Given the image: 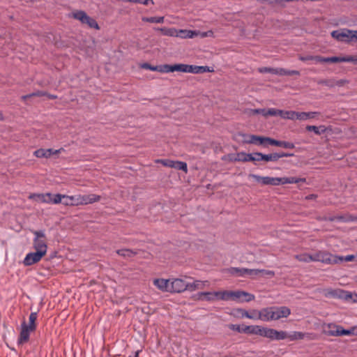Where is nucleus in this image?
Wrapping results in <instances>:
<instances>
[{
  "instance_id": "obj_1",
  "label": "nucleus",
  "mask_w": 357,
  "mask_h": 357,
  "mask_svg": "<svg viewBox=\"0 0 357 357\" xmlns=\"http://www.w3.org/2000/svg\"><path fill=\"white\" fill-rule=\"evenodd\" d=\"M60 203L66 206H77L98 202L100 197L94 194L66 195L60 194Z\"/></svg>"
},
{
  "instance_id": "obj_2",
  "label": "nucleus",
  "mask_w": 357,
  "mask_h": 357,
  "mask_svg": "<svg viewBox=\"0 0 357 357\" xmlns=\"http://www.w3.org/2000/svg\"><path fill=\"white\" fill-rule=\"evenodd\" d=\"M300 261H321L326 264H333L337 261V257L327 252L319 251L312 255L303 253L295 256Z\"/></svg>"
},
{
  "instance_id": "obj_3",
  "label": "nucleus",
  "mask_w": 357,
  "mask_h": 357,
  "mask_svg": "<svg viewBox=\"0 0 357 357\" xmlns=\"http://www.w3.org/2000/svg\"><path fill=\"white\" fill-rule=\"evenodd\" d=\"M174 71L199 74L206 72H213V68L208 66H199L194 65L178 63L172 65V72Z\"/></svg>"
},
{
  "instance_id": "obj_4",
  "label": "nucleus",
  "mask_w": 357,
  "mask_h": 357,
  "mask_svg": "<svg viewBox=\"0 0 357 357\" xmlns=\"http://www.w3.org/2000/svg\"><path fill=\"white\" fill-rule=\"evenodd\" d=\"M229 272L232 275L238 276H244L245 275H249L251 278H255L259 274L266 275L270 277L274 275V272L268 270H259V269H248V268H231L229 270Z\"/></svg>"
},
{
  "instance_id": "obj_5",
  "label": "nucleus",
  "mask_w": 357,
  "mask_h": 357,
  "mask_svg": "<svg viewBox=\"0 0 357 357\" xmlns=\"http://www.w3.org/2000/svg\"><path fill=\"white\" fill-rule=\"evenodd\" d=\"M301 181H305L304 178H298L296 177H270L264 176L262 185H279L284 184L298 183Z\"/></svg>"
},
{
  "instance_id": "obj_6",
  "label": "nucleus",
  "mask_w": 357,
  "mask_h": 357,
  "mask_svg": "<svg viewBox=\"0 0 357 357\" xmlns=\"http://www.w3.org/2000/svg\"><path fill=\"white\" fill-rule=\"evenodd\" d=\"M60 194L52 195L47 193H31L29 195V199L38 203L43 204H60Z\"/></svg>"
},
{
  "instance_id": "obj_7",
  "label": "nucleus",
  "mask_w": 357,
  "mask_h": 357,
  "mask_svg": "<svg viewBox=\"0 0 357 357\" xmlns=\"http://www.w3.org/2000/svg\"><path fill=\"white\" fill-rule=\"evenodd\" d=\"M331 36L339 41H357V31H352L347 29L337 30L333 31L331 33Z\"/></svg>"
},
{
  "instance_id": "obj_8",
  "label": "nucleus",
  "mask_w": 357,
  "mask_h": 357,
  "mask_svg": "<svg viewBox=\"0 0 357 357\" xmlns=\"http://www.w3.org/2000/svg\"><path fill=\"white\" fill-rule=\"evenodd\" d=\"M324 332L330 335L342 336L354 334V328L345 330L342 326L335 324H328L324 326Z\"/></svg>"
},
{
  "instance_id": "obj_9",
  "label": "nucleus",
  "mask_w": 357,
  "mask_h": 357,
  "mask_svg": "<svg viewBox=\"0 0 357 357\" xmlns=\"http://www.w3.org/2000/svg\"><path fill=\"white\" fill-rule=\"evenodd\" d=\"M255 295L244 291H230L229 301L236 303L250 302L255 300Z\"/></svg>"
},
{
  "instance_id": "obj_10",
  "label": "nucleus",
  "mask_w": 357,
  "mask_h": 357,
  "mask_svg": "<svg viewBox=\"0 0 357 357\" xmlns=\"http://www.w3.org/2000/svg\"><path fill=\"white\" fill-rule=\"evenodd\" d=\"M35 238L33 240V247L36 251L46 255L47 246L45 240V234L41 231H33Z\"/></svg>"
},
{
  "instance_id": "obj_11",
  "label": "nucleus",
  "mask_w": 357,
  "mask_h": 357,
  "mask_svg": "<svg viewBox=\"0 0 357 357\" xmlns=\"http://www.w3.org/2000/svg\"><path fill=\"white\" fill-rule=\"evenodd\" d=\"M74 18L79 20L82 24L88 25L90 28L99 29V26L96 21L88 16L84 11H76L73 13Z\"/></svg>"
},
{
  "instance_id": "obj_12",
  "label": "nucleus",
  "mask_w": 357,
  "mask_h": 357,
  "mask_svg": "<svg viewBox=\"0 0 357 357\" xmlns=\"http://www.w3.org/2000/svg\"><path fill=\"white\" fill-rule=\"evenodd\" d=\"M289 120H299V121H306L308 119H314L319 114L317 112H295L289 110Z\"/></svg>"
},
{
  "instance_id": "obj_13",
  "label": "nucleus",
  "mask_w": 357,
  "mask_h": 357,
  "mask_svg": "<svg viewBox=\"0 0 357 357\" xmlns=\"http://www.w3.org/2000/svg\"><path fill=\"white\" fill-rule=\"evenodd\" d=\"M188 290V281L183 278L170 280V292L181 293Z\"/></svg>"
},
{
  "instance_id": "obj_14",
  "label": "nucleus",
  "mask_w": 357,
  "mask_h": 357,
  "mask_svg": "<svg viewBox=\"0 0 357 357\" xmlns=\"http://www.w3.org/2000/svg\"><path fill=\"white\" fill-rule=\"evenodd\" d=\"M35 331L36 330H31L27 324L23 321L21 324L20 333L17 340L18 344L26 343L29 340L30 334Z\"/></svg>"
},
{
  "instance_id": "obj_15",
  "label": "nucleus",
  "mask_w": 357,
  "mask_h": 357,
  "mask_svg": "<svg viewBox=\"0 0 357 357\" xmlns=\"http://www.w3.org/2000/svg\"><path fill=\"white\" fill-rule=\"evenodd\" d=\"M266 337L271 340H282L288 339V333L286 331L267 328Z\"/></svg>"
},
{
  "instance_id": "obj_16",
  "label": "nucleus",
  "mask_w": 357,
  "mask_h": 357,
  "mask_svg": "<svg viewBox=\"0 0 357 357\" xmlns=\"http://www.w3.org/2000/svg\"><path fill=\"white\" fill-rule=\"evenodd\" d=\"M267 328L258 325L245 326V333L248 335H257L266 337Z\"/></svg>"
},
{
  "instance_id": "obj_17",
  "label": "nucleus",
  "mask_w": 357,
  "mask_h": 357,
  "mask_svg": "<svg viewBox=\"0 0 357 357\" xmlns=\"http://www.w3.org/2000/svg\"><path fill=\"white\" fill-rule=\"evenodd\" d=\"M273 319L278 320L281 318H287L291 314V310L286 306H273Z\"/></svg>"
},
{
  "instance_id": "obj_18",
  "label": "nucleus",
  "mask_w": 357,
  "mask_h": 357,
  "mask_svg": "<svg viewBox=\"0 0 357 357\" xmlns=\"http://www.w3.org/2000/svg\"><path fill=\"white\" fill-rule=\"evenodd\" d=\"M45 255H43V253L36 251L34 252H30L26 255L24 259V264L25 266H31L33 265L39 261L43 258V256Z\"/></svg>"
},
{
  "instance_id": "obj_19",
  "label": "nucleus",
  "mask_w": 357,
  "mask_h": 357,
  "mask_svg": "<svg viewBox=\"0 0 357 357\" xmlns=\"http://www.w3.org/2000/svg\"><path fill=\"white\" fill-rule=\"evenodd\" d=\"M153 284L163 292H170V280L155 278L153 280Z\"/></svg>"
},
{
  "instance_id": "obj_20",
  "label": "nucleus",
  "mask_w": 357,
  "mask_h": 357,
  "mask_svg": "<svg viewBox=\"0 0 357 357\" xmlns=\"http://www.w3.org/2000/svg\"><path fill=\"white\" fill-rule=\"evenodd\" d=\"M210 286V283L208 280H193L192 282H188V290L195 291L198 289H204Z\"/></svg>"
},
{
  "instance_id": "obj_21",
  "label": "nucleus",
  "mask_w": 357,
  "mask_h": 357,
  "mask_svg": "<svg viewBox=\"0 0 357 357\" xmlns=\"http://www.w3.org/2000/svg\"><path fill=\"white\" fill-rule=\"evenodd\" d=\"M63 150L59 149V150H54L52 149H40L34 151L33 155L39 158H48L52 155H55L57 153H59L61 151Z\"/></svg>"
},
{
  "instance_id": "obj_22",
  "label": "nucleus",
  "mask_w": 357,
  "mask_h": 357,
  "mask_svg": "<svg viewBox=\"0 0 357 357\" xmlns=\"http://www.w3.org/2000/svg\"><path fill=\"white\" fill-rule=\"evenodd\" d=\"M259 320L265 322L273 321V311L272 307H264L260 310Z\"/></svg>"
},
{
  "instance_id": "obj_23",
  "label": "nucleus",
  "mask_w": 357,
  "mask_h": 357,
  "mask_svg": "<svg viewBox=\"0 0 357 357\" xmlns=\"http://www.w3.org/2000/svg\"><path fill=\"white\" fill-rule=\"evenodd\" d=\"M331 296L334 298H337L340 299H342L345 301H349L351 298V292L342 290V289H336L332 291L331 293Z\"/></svg>"
},
{
  "instance_id": "obj_24",
  "label": "nucleus",
  "mask_w": 357,
  "mask_h": 357,
  "mask_svg": "<svg viewBox=\"0 0 357 357\" xmlns=\"http://www.w3.org/2000/svg\"><path fill=\"white\" fill-rule=\"evenodd\" d=\"M199 33L197 31L187 29H177L176 37L180 38H193L198 36Z\"/></svg>"
},
{
  "instance_id": "obj_25",
  "label": "nucleus",
  "mask_w": 357,
  "mask_h": 357,
  "mask_svg": "<svg viewBox=\"0 0 357 357\" xmlns=\"http://www.w3.org/2000/svg\"><path fill=\"white\" fill-rule=\"evenodd\" d=\"M267 143L270 145L283 147L285 149H294L295 147L294 144L292 142H286V141H278L274 139L268 137L267 139Z\"/></svg>"
},
{
  "instance_id": "obj_26",
  "label": "nucleus",
  "mask_w": 357,
  "mask_h": 357,
  "mask_svg": "<svg viewBox=\"0 0 357 357\" xmlns=\"http://www.w3.org/2000/svg\"><path fill=\"white\" fill-rule=\"evenodd\" d=\"M266 116H280L282 119H289V110L284 111L281 109H277L275 108H271L266 110Z\"/></svg>"
},
{
  "instance_id": "obj_27",
  "label": "nucleus",
  "mask_w": 357,
  "mask_h": 357,
  "mask_svg": "<svg viewBox=\"0 0 357 357\" xmlns=\"http://www.w3.org/2000/svg\"><path fill=\"white\" fill-rule=\"evenodd\" d=\"M293 155L292 154H289V153H271V154H263V160L264 161H266V162H269V161H272V162H276L278 160L279 158H283V157H289V156H291Z\"/></svg>"
},
{
  "instance_id": "obj_28",
  "label": "nucleus",
  "mask_w": 357,
  "mask_h": 357,
  "mask_svg": "<svg viewBox=\"0 0 357 357\" xmlns=\"http://www.w3.org/2000/svg\"><path fill=\"white\" fill-rule=\"evenodd\" d=\"M196 299L202 301H215L214 291L199 292L196 296Z\"/></svg>"
},
{
  "instance_id": "obj_29",
  "label": "nucleus",
  "mask_w": 357,
  "mask_h": 357,
  "mask_svg": "<svg viewBox=\"0 0 357 357\" xmlns=\"http://www.w3.org/2000/svg\"><path fill=\"white\" fill-rule=\"evenodd\" d=\"M214 296H215V301H229V296H230V291L223 290V291H214Z\"/></svg>"
},
{
  "instance_id": "obj_30",
  "label": "nucleus",
  "mask_w": 357,
  "mask_h": 357,
  "mask_svg": "<svg viewBox=\"0 0 357 357\" xmlns=\"http://www.w3.org/2000/svg\"><path fill=\"white\" fill-rule=\"evenodd\" d=\"M156 31H160L162 35L171 36V37H176L177 29L175 28H167V27H162L155 29Z\"/></svg>"
},
{
  "instance_id": "obj_31",
  "label": "nucleus",
  "mask_w": 357,
  "mask_h": 357,
  "mask_svg": "<svg viewBox=\"0 0 357 357\" xmlns=\"http://www.w3.org/2000/svg\"><path fill=\"white\" fill-rule=\"evenodd\" d=\"M331 221L339 220L342 222H357V216L351 215H345L342 216H337L330 218Z\"/></svg>"
},
{
  "instance_id": "obj_32",
  "label": "nucleus",
  "mask_w": 357,
  "mask_h": 357,
  "mask_svg": "<svg viewBox=\"0 0 357 357\" xmlns=\"http://www.w3.org/2000/svg\"><path fill=\"white\" fill-rule=\"evenodd\" d=\"M248 311L243 308H234L232 310L231 314L237 319L246 318Z\"/></svg>"
},
{
  "instance_id": "obj_33",
  "label": "nucleus",
  "mask_w": 357,
  "mask_h": 357,
  "mask_svg": "<svg viewBox=\"0 0 357 357\" xmlns=\"http://www.w3.org/2000/svg\"><path fill=\"white\" fill-rule=\"evenodd\" d=\"M251 159H252L251 153L240 152L236 154V156L234 158V160L240 161V162H250V161H251Z\"/></svg>"
},
{
  "instance_id": "obj_34",
  "label": "nucleus",
  "mask_w": 357,
  "mask_h": 357,
  "mask_svg": "<svg viewBox=\"0 0 357 357\" xmlns=\"http://www.w3.org/2000/svg\"><path fill=\"white\" fill-rule=\"evenodd\" d=\"M38 317L37 312H31L29 317V324H27L28 326L30 327L31 330L36 329V319Z\"/></svg>"
},
{
  "instance_id": "obj_35",
  "label": "nucleus",
  "mask_w": 357,
  "mask_h": 357,
  "mask_svg": "<svg viewBox=\"0 0 357 357\" xmlns=\"http://www.w3.org/2000/svg\"><path fill=\"white\" fill-rule=\"evenodd\" d=\"M306 130L308 131H313L317 135H321L326 131V127L324 126H320L319 127L315 126H307Z\"/></svg>"
},
{
  "instance_id": "obj_36",
  "label": "nucleus",
  "mask_w": 357,
  "mask_h": 357,
  "mask_svg": "<svg viewBox=\"0 0 357 357\" xmlns=\"http://www.w3.org/2000/svg\"><path fill=\"white\" fill-rule=\"evenodd\" d=\"M164 17H143L142 21L149 23H162L164 22Z\"/></svg>"
},
{
  "instance_id": "obj_37",
  "label": "nucleus",
  "mask_w": 357,
  "mask_h": 357,
  "mask_svg": "<svg viewBox=\"0 0 357 357\" xmlns=\"http://www.w3.org/2000/svg\"><path fill=\"white\" fill-rule=\"evenodd\" d=\"M268 139V137H261V136H257V135H253V137L252 139V141H253V142H251V144H256V145H263L265 143H267Z\"/></svg>"
},
{
  "instance_id": "obj_38",
  "label": "nucleus",
  "mask_w": 357,
  "mask_h": 357,
  "mask_svg": "<svg viewBox=\"0 0 357 357\" xmlns=\"http://www.w3.org/2000/svg\"><path fill=\"white\" fill-rule=\"evenodd\" d=\"M260 310L252 309L248 311L246 318L253 320H259Z\"/></svg>"
},
{
  "instance_id": "obj_39",
  "label": "nucleus",
  "mask_w": 357,
  "mask_h": 357,
  "mask_svg": "<svg viewBox=\"0 0 357 357\" xmlns=\"http://www.w3.org/2000/svg\"><path fill=\"white\" fill-rule=\"evenodd\" d=\"M305 337V334L301 333V332H297V331H295V332H293L290 334L288 333V339L290 340V341H294V340H301V339H303Z\"/></svg>"
},
{
  "instance_id": "obj_40",
  "label": "nucleus",
  "mask_w": 357,
  "mask_h": 357,
  "mask_svg": "<svg viewBox=\"0 0 357 357\" xmlns=\"http://www.w3.org/2000/svg\"><path fill=\"white\" fill-rule=\"evenodd\" d=\"M157 71L162 73H172V65L157 66Z\"/></svg>"
},
{
  "instance_id": "obj_41",
  "label": "nucleus",
  "mask_w": 357,
  "mask_h": 357,
  "mask_svg": "<svg viewBox=\"0 0 357 357\" xmlns=\"http://www.w3.org/2000/svg\"><path fill=\"white\" fill-rule=\"evenodd\" d=\"M173 168L183 170L185 173L188 172L187 164L181 161H174Z\"/></svg>"
},
{
  "instance_id": "obj_42",
  "label": "nucleus",
  "mask_w": 357,
  "mask_h": 357,
  "mask_svg": "<svg viewBox=\"0 0 357 357\" xmlns=\"http://www.w3.org/2000/svg\"><path fill=\"white\" fill-rule=\"evenodd\" d=\"M229 328L234 331H237L238 333H245V326L240 325V324H230Z\"/></svg>"
},
{
  "instance_id": "obj_43",
  "label": "nucleus",
  "mask_w": 357,
  "mask_h": 357,
  "mask_svg": "<svg viewBox=\"0 0 357 357\" xmlns=\"http://www.w3.org/2000/svg\"><path fill=\"white\" fill-rule=\"evenodd\" d=\"M337 261L335 263H338L339 261H354V260H356L357 261V255H347L344 257H337Z\"/></svg>"
},
{
  "instance_id": "obj_44",
  "label": "nucleus",
  "mask_w": 357,
  "mask_h": 357,
  "mask_svg": "<svg viewBox=\"0 0 357 357\" xmlns=\"http://www.w3.org/2000/svg\"><path fill=\"white\" fill-rule=\"evenodd\" d=\"M299 72L297 70H287L284 68H280L279 75H299Z\"/></svg>"
},
{
  "instance_id": "obj_45",
  "label": "nucleus",
  "mask_w": 357,
  "mask_h": 357,
  "mask_svg": "<svg viewBox=\"0 0 357 357\" xmlns=\"http://www.w3.org/2000/svg\"><path fill=\"white\" fill-rule=\"evenodd\" d=\"M239 136L241 137V141L245 144H251L253 141H252L253 135H248V134H239Z\"/></svg>"
},
{
  "instance_id": "obj_46",
  "label": "nucleus",
  "mask_w": 357,
  "mask_h": 357,
  "mask_svg": "<svg viewBox=\"0 0 357 357\" xmlns=\"http://www.w3.org/2000/svg\"><path fill=\"white\" fill-rule=\"evenodd\" d=\"M174 162V160H168V159H165V160L160 159V160H156V162L160 163L161 165H162L165 167H172V168H173Z\"/></svg>"
},
{
  "instance_id": "obj_47",
  "label": "nucleus",
  "mask_w": 357,
  "mask_h": 357,
  "mask_svg": "<svg viewBox=\"0 0 357 357\" xmlns=\"http://www.w3.org/2000/svg\"><path fill=\"white\" fill-rule=\"evenodd\" d=\"M259 71L260 73H271L273 74H278L280 72V68H261L259 69Z\"/></svg>"
},
{
  "instance_id": "obj_48",
  "label": "nucleus",
  "mask_w": 357,
  "mask_h": 357,
  "mask_svg": "<svg viewBox=\"0 0 357 357\" xmlns=\"http://www.w3.org/2000/svg\"><path fill=\"white\" fill-rule=\"evenodd\" d=\"M251 161L252 162H255V161H261L263 160V153H251Z\"/></svg>"
},
{
  "instance_id": "obj_49",
  "label": "nucleus",
  "mask_w": 357,
  "mask_h": 357,
  "mask_svg": "<svg viewBox=\"0 0 357 357\" xmlns=\"http://www.w3.org/2000/svg\"><path fill=\"white\" fill-rule=\"evenodd\" d=\"M199 33L198 36H200L201 38H206V37H214L213 31L211 30H209L208 31L201 32L199 31H197Z\"/></svg>"
},
{
  "instance_id": "obj_50",
  "label": "nucleus",
  "mask_w": 357,
  "mask_h": 357,
  "mask_svg": "<svg viewBox=\"0 0 357 357\" xmlns=\"http://www.w3.org/2000/svg\"><path fill=\"white\" fill-rule=\"evenodd\" d=\"M140 67L144 69L150 70L151 71H157V66H151L148 63H144L140 65Z\"/></svg>"
},
{
  "instance_id": "obj_51",
  "label": "nucleus",
  "mask_w": 357,
  "mask_h": 357,
  "mask_svg": "<svg viewBox=\"0 0 357 357\" xmlns=\"http://www.w3.org/2000/svg\"><path fill=\"white\" fill-rule=\"evenodd\" d=\"M117 253L119 255H121L123 257H131L133 255L132 252L130 250H119L117 251Z\"/></svg>"
},
{
  "instance_id": "obj_52",
  "label": "nucleus",
  "mask_w": 357,
  "mask_h": 357,
  "mask_svg": "<svg viewBox=\"0 0 357 357\" xmlns=\"http://www.w3.org/2000/svg\"><path fill=\"white\" fill-rule=\"evenodd\" d=\"M341 62H355L357 63V59L354 56H348L341 57Z\"/></svg>"
},
{
  "instance_id": "obj_53",
  "label": "nucleus",
  "mask_w": 357,
  "mask_h": 357,
  "mask_svg": "<svg viewBox=\"0 0 357 357\" xmlns=\"http://www.w3.org/2000/svg\"><path fill=\"white\" fill-rule=\"evenodd\" d=\"M266 109H252L251 111V114H261L264 116L266 117Z\"/></svg>"
},
{
  "instance_id": "obj_54",
  "label": "nucleus",
  "mask_w": 357,
  "mask_h": 357,
  "mask_svg": "<svg viewBox=\"0 0 357 357\" xmlns=\"http://www.w3.org/2000/svg\"><path fill=\"white\" fill-rule=\"evenodd\" d=\"M326 63H337L341 62V56H333V57H326Z\"/></svg>"
},
{
  "instance_id": "obj_55",
  "label": "nucleus",
  "mask_w": 357,
  "mask_h": 357,
  "mask_svg": "<svg viewBox=\"0 0 357 357\" xmlns=\"http://www.w3.org/2000/svg\"><path fill=\"white\" fill-rule=\"evenodd\" d=\"M326 57H322L320 56H312V61H314L316 63H326Z\"/></svg>"
},
{
  "instance_id": "obj_56",
  "label": "nucleus",
  "mask_w": 357,
  "mask_h": 357,
  "mask_svg": "<svg viewBox=\"0 0 357 357\" xmlns=\"http://www.w3.org/2000/svg\"><path fill=\"white\" fill-rule=\"evenodd\" d=\"M249 177L254 178L257 182L261 185L264 176H258L256 174H250Z\"/></svg>"
},
{
  "instance_id": "obj_57",
  "label": "nucleus",
  "mask_w": 357,
  "mask_h": 357,
  "mask_svg": "<svg viewBox=\"0 0 357 357\" xmlns=\"http://www.w3.org/2000/svg\"><path fill=\"white\" fill-rule=\"evenodd\" d=\"M137 3H141V4H143V5H148L150 3L151 4L154 3L153 0H139V1H137Z\"/></svg>"
},
{
  "instance_id": "obj_58",
  "label": "nucleus",
  "mask_w": 357,
  "mask_h": 357,
  "mask_svg": "<svg viewBox=\"0 0 357 357\" xmlns=\"http://www.w3.org/2000/svg\"><path fill=\"white\" fill-rule=\"evenodd\" d=\"M299 59L303 61H308V60H312V56H299Z\"/></svg>"
},
{
  "instance_id": "obj_59",
  "label": "nucleus",
  "mask_w": 357,
  "mask_h": 357,
  "mask_svg": "<svg viewBox=\"0 0 357 357\" xmlns=\"http://www.w3.org/2000/svg\"><path fill=\"white\" fill-rule=\"evenodd\" d=\"M353 303H357V294L351 292V298H350Z\"/></svg>"
},
{
  "instance_id": "obj_60",
  "label": "nucleus",
  "mask_w": 357,
  "mask_h": 357,
  "mask_svg": "<svg viewBox=\"0 0 357 357\" xmlns=\"http://www.w3.org/2000/svg\"><path fill=\"white\" fill-rule=\"evenodd\" d=\"M315 197H316V195H310L307 196L306 199H314Z\"/></svg>"
},
{
  "instance_id": "obj_61",
  "label": "nucleus",
  "mask_w": 357,
  "mask_h": 357,
  "mask_svg": "<svg viewBox=\"0 0 357 357\" xmlns=\"http://www.w3.org/2000/svg\"><path fill=\"white\" fill-rule=\"evenodd\" d=\"M135 357H139V351H137V352L135 353Z\"/></svg>"
},
{
  "instance_id": "obj_62",
  "label": "nucleus",
  "mask_w": 357,
  "mask_h": 357,
  "mask_svg": "<svg viewBox=\"0 0 357 357\" xmlns=\"http://www.w3.org/2000/svg\"><path fill=\"white\" fill-rule=\"evenodd\" d=\"M50 98L52 99V98H54V96H50Z\"/></svg>"
},
{
  "instance_id": "obj_63",
  "label": "nucleus",
  "mask_w": 357,
  "mask_h": 357,
  "mask_svg": "<svg viewBox=\"0 0 357 357\" xmlns=\"http://www.w3.org/2000/svg\"><path fill=\"white\" fill-rule=\"evenodd\" d=\"M2 119V114H0V119Z\"/></svg>"
}]
</instances>
